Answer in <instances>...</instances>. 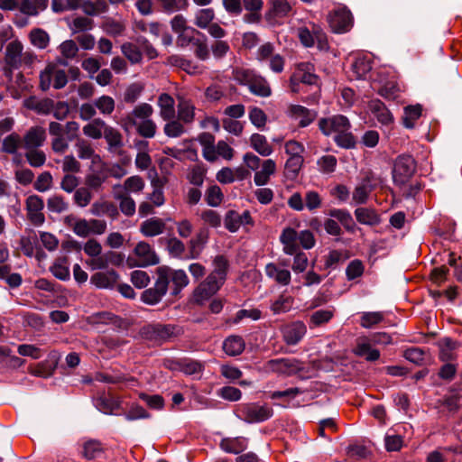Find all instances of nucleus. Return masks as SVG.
I'll return each instance as SVG.
<instances>
[{
  "mask_svg": "<svg viewBox=\"0 0 462 462\" xmlns=\"http://www.w3.org/2000/svg\"><path fill=\"white\" fill-rule=\"evenodd\" d=\"M206 169L202 165L196 164L189 171L187 179L194 186H202L206 175Z\"/></svg>",
  "mask_w": 462,
  "mask_h": 462,
  "instance_id": "nucleus-56",
  "label": "nucleus"
},
{
  "mask_svg": "<svg viewBox=\"0 0 462 462\" xmlns=\"http://www.w3.org/2000/svg\"><path fill=\"white\" fill-rule=\"evenodd\" d=\"M266 276L281 286H287L291 281V273L288 269L286 260H278L277 263H269L264 268Z\"/></svg>",
  "mask_w": 462,
  "mask_h": 462,
  "instance_id": "nucleus-11",
  "label": "nucleus"
},
{
  "mask_svg": "<svg viewBox=\"0 0 462 462\" xmlns=\"http://www.w3.org/2000/svg\"><path fill=\"white\" fill-rule=\"evenodd\" d=\"M57 62L48 63L43 70L40 73V88L43 91L49 90L51 88L55 89L63 88L68 83L67 72L60 69Z\"/></svg>",
  "mask_w": 462,
  "mask_h": 462,
  "instance_id": "nucleus-4",
  "label": "nucleus"
},
{
  "mask_svg": "<svg viewBox=\"0 0 462 462\" xmlns=\"http://www.w3.org/2000/svg\"><path fill=\"white\" fill-rule=\"evenodd\" d=\"M214 270L208 276H214L219 283L224 284L229 267L227 259L224 255H217L213 260Z\"/></svg>",
  "mask_w": 462,
  "mask_h": 462,
  "instance_id": "nucleus-37",
  "label": "nucleus"
},
{
  "mask_svg": "<svg viewBox=\"0 0 462 462\" xmlns=\"http://www.w3.org/2000/svg\"><path fill=\"white\" fill-rule=\"evenodd\" d=\"M215 19L213 8L199 9L195 14L194 24L200 29H207Z\"/></svg>",
  "mask_w": 462,
  "mask_h": 462,
  "instance_id": "nucleus-46",
  "label": "nucleus"
},
{
  "mask_svg": "<svg viewBox=\"0 0 462 462\" xmlns=\"http://www.w3.org/2000/svg\"><path fill=\"white\" fill-rule=\"evenodd\" d=\"M106 128H107V125L101 119L97 118L85 125L83 127V133L85 135L93 139H99L104 135Z\"/></svg>",
  "mask_w": 462,
  "mask_h": 462,
  "instance_id": "nucleus-49",
  "label": "nucleus"
},
{
  "mask_svg": "<svg viewBox=\"0 0 462 462\" xmlns=\"http://www.w3.org/2000/svg\"><path fill=\"white\" fill-rule=\"evenodd\" d=\"M22 142L20 135L16 133H12L7 135L2 143V151L6 153L14 154Z\"/></svg>",
  "mask_w": 462,
  "mask_h": 462,
  "instance_id": "nucleus-59",
  "label": "nucleus"
},
{
  "mask_svg": "<svg viewBox=\"0 0 462 462\" xmlns=\"http://www.w3.org/2000/svg\"><path fill=\"white\" fill-rule=\"evenodd\" d=\"M352 71L356 79H360L372 69L371 60L365 56H358L352 63Z\"/></svg>",
  "mask_w": 462,
  "mask_h": 462,
  "instance_id": "nucleus-44",
  "label": "nucleus"
},
{
  "mask_svg": "<svg viewBox=\"0 0 462 462\" xmlns=\"http://www.w3.org/2000/svg\"><path fill=\"white\" fill-rule=\"evenodd\" d=\"M199 38L195 41L193 45L194 53L196 57L201 60H206L209 58V50L207 44V37L202 32H198Z\"/></svg>",
  "mask_w": 462,
  "mask_h": 462,
  "instance_id": "nucleus-54",
  "label": "nucleus"
},
{
  "mask_svg": "<svg viewBox=\"0 0 462 462\" xmlns=\"http://www.w3.org/2000/svg\"><path fill=\"white\" fill-rule=\"evenodd\" d=\"M293 305V298L288 295L282 294L272 304V310L274 314H281L288 312Z\"/></svg>",
  "mask_w": 462,
  "mask_h": 462,
  "instance_id": "nucleus-55",
  "label": "nucleus"
},
{
  "mask_svg": "<svg viewBox=\"0 0 462 462\" xmlns=\"http://www.w3.org/2000/svg\"><path fill=\"white\" fill-rule=\"evenodd\" d=\"M166 224L163 219L156 217L144 220L140 225V232L145 237H153L164 233Z\"/></svg>",
  "mask_w": 462,
  "mask_h": 462,
  "instance_id": "nucleus-23",
  "label": "nucleus"
},
{
  "mask_svg": "<svg viewBox=\"0 0 462 462\" xmlns=\"http://www.w3.org/2000/svg\"><path fill=\"white\" fill-rule=\"evenodd\" d=\"M23 46L19 41L9 42L5 48L4 70L11 76L14 70L22 67Z\"/></svg>",
  "mask_w": 462,
  "mask_h": 462,
  "instance_id": "nucleus-9",
  "label": "nucleus"
},
{
  "mask_svg": "<svg viewBox=\"0 0 462 462\" xmlns=\"http://www.w3.org/2000/svg\"><path fill=\"white\" fill-rule=\"evenodd\" d=\"M103 136L108 144V151L122 156V164L127 165L131 162V158L122 150L124 146L122 134L117 130L107 126L104 131Z\"/></svg>",
  "mask_w": 462,
  "mask_h": 462,
  "instance_id": "nucleus-13",
  "label": "nucleus"
},
{
  "mask_svg": "<svg viewBox=\"0 0 462 462\" xmlns=\"http://www.w3.org/2000/svg\"><path fill=\"white\" fill-rule=\"evenodd\" d=\"M416 171L415 160L411 155L402 154L396 158L393 170V179L396 185L406 184Z\"/></svg>",
  "mask_w": 462,
  "mask_h": 462,
  "instance_id": "nucleus-6",
  "label": "nucleus"
},
{
  "mask_svg": "<svg viewBox=\"0 0 462 462\" xmlns=\"http://www.w3.org/2000/svg\"><path fill=\"white\" fill-rule=\"evenodd\" d=\"M121 51L132 64H137L142 61L143 53L139 44L125 42L121 46Z\"/></svg>",
  "mask_w": 462,
  "mask_h": 462,
  "instance_id": "nucleus-45",
  "label": "nucleus"
},
{
  "mask_svg": "<svg viewBox=\"0 0 462 462\" xmlns=\"http://www.w3.org/2000/svg\"><path fill=\"white\" fill-rule=\"evenodd\" d=\"M64 223L72 231L80 237H87L89 236L88 220L85 218H78L73 215H69L65 217Z\"/></svg>",
  "mask_w": 462,
  "mask_h": 462,
  "instance_id": "nucleus-34",
  "label": "nucleus"
},
{
  "mask_svg": "<svg viewBox=\"0 0 462 462\" xmlns=\"http://www.w3.org/2000/svg\"><path fill=\"white\" fill-rule=\"evenodd\" d=\"M171 287V295L177 296L186 286L189 280L187 273L181 269H172L167 265H161L155 270L154 283L152 287L143 291L141 300L149 305L159 303L167 294Z\"/></svg>",
  "mask_w": 462,
  "mask_h": 462,
  "instance_id": "nucleus-1",
  "label": "nucleus"
},
{
  "mask_svg": "<svg viewBox=\"0 0 462 462\" xmlns=\"http://www.w3.org/2000/svg\"><path fill=\"white\" fill-rule=\"evenodd\" d=\"M260 170L254 172V181L256 186H264L270 181V178L276 172V162L272 159L263 160Z\"/></svg>",
  "mask_w": 462,
  "mask_h": 462,
  "instance_id": "nucleus-26",
  "label": "nucleus"
},
{
  "mask_svg": "<svg viewBox=\"0 0 462 462\" xmlns=\"http://www.w3.org/2000/svg\"><path fill=\"white\" fill-rule=\"evenodd\" d=\"M222 348L227 356H236L244 352L245 342L241 336L231 335L223 341Z\"/></svg>",
  "mask_w": 462,
  "mask_h": 462,
  "instance_id": "nucleus-29",
  "label": "nucleus"
},
{
  "mask_svg": "<svg viewBox=\"0 0 462 462\" xmlns=\"http://www.w3.org/2000/svg\"><path fill=\"white\" fill-rule=\"evenodd\" d=\"M328 215L331 217L337 218L346 230L351 232L354 231L355 222L351 214L347 210L334 208L329 210Z\"/></svg>",
  "mask_w": 462,
  "mask_h": 462,
  "instance_id": "nucleus-50",
  "label": "nucleus"
},
{
  "mask_svg": "<svg viewBox=\"0 0 462 462\" xmlns=\"http://www.w3.org/2000/svg\"><path fill=\"white\" fill-rule=\"evenodd\" d=\"M90 320L93 324H112L116 328H121L124 324V320L121 318L107 311L93 314L90 317Z\"/></svg>",
  "mask_w": 462,
  "mask_h": 462,
  "instance_id": "nucleus-42",
  "label": "nucleus"
},
{
  "mask_svg": "<svg viewBox=\"0 0 462 462\" xmlns=\"http://www.w3.org/2000/svg\"><path fill=\"white\" fill-rule=\"evenodd\" d=\"M328 23L334 32L344 33L353 25L352 14L345 6L338 7L329 14Z\"/></svg>",
  "mask_w": 462,
  "mask_h": 462,
  "instance_id": "nucleus-10",
  "label": "nucleus"
},
{
  "mask_svg": "<svg viewBox=\"0 0 462 462\" xmlns=\"http://www.w3.org/2000/svg\"><path fill=\"white\" fill-rule=\"evenodd\" d=\"M94 22L92 19L85 16H79L72 20L69 24V29L71 30L72 33L75 34L90 31L92 30Z\"/></svg>",
  "mask_w": 462,
  "mask_h": 462,
  "instance_id": "nucleus-53",
  "label": "nucleus"
},
{
  "mask_svg": "<svg viewBox=\"0 0 462 462\" xmlns=\"http://www.w3.org/2000/svg\"><path fill=\"white\" fill-rule=\"evenodd\" d=\"M145 182L143 179L138 175H134L125 180L123 185L116 184L113 187L114 191H124L130 195V193H139L143 190Z\"/></svg>",
  "mask_w": 462,
  "mask_h": 462,
  "instance_id": "nucleus-30",
  "label": "nucleus"
},
{
  "mask_svg": "<svg viewBox=\"0 0 462 462\" xmlns=\"http://www.w3.org/2000/svg\"><path fill=\"white\" fill-rule=\"evenodd\" d=\"M47 208L52 213L60 214L68 210L69 203L61 195H53L47 200Z\"/></svg>",
  "mask_w": 462,
  "mask_h": 462,
  "instance_id": "nucleus-52",
  "label": "nucleus"
},
{
  "mask_svg": "<svg viewBox=\"0 0 462 462\" xmlns=\"http://www.w3.org/2000/svg\"><path fill=\"white\" fill-rule=\"evenodd\" d=\"M208 240V231L206 228H201L196 234V236L189 240V258L197 259L199 257L201 252L203 251L206 244Z\"/></svg>",
  "mask_w": 462,
  "mask_h": 462,
  "instance_id": "nucleus-31",
  "label": "nucleus"
},
{
  "mask_svg": "<svg viewBox=\"0 0 462 462\" xmlns=\"http://www.w3.org/2000/svg\"><path fill=\"white\" fill-rule=\"evenodd\" d=\"M231 79L236 83L247 87L249 91L255 96L267 97L272 94L270 84L266 79L254 70L244 68L233 69Z\"/></svg>",
  "mask_w": 462,
  "mask_h": 462,
  "instance_id": "nucleus-2",
  "label": "nucleus"
},
{
  "mask_svg": "<svg viewBox=\"0 0 462 462\" xmlns=\"http://www.w3.org/2000/svg\"><path fill=\"white\" fill-rule=\"evenodd\" d=\"M27 217L33 226H40L45 222L42 213L44 208L43 199L38 195H31L25 201Z\"/></svg>",
  "mask_w": 462,
  "mask_h": 462,
  "instance_id": "nucleus-14",
  "label": "nucleus"
},
{
  "mask_svg": "<svg viewBox=\"0 0 462 462\" xmlns=\"http://www.w3.org/2000/svg\"><path fill=\"white\" fill-rule=\"evenodd\" d=\"M312 66L310 63L299 64L296 72L291 79V83L300 81L301 83L316 86L319 88V77L311 72Z\"/></svg>",
  "mask_w": 462,
  "mask_h": 462,
  "instance_id": "nucleus-24",
  "label": "nucleus"
},
{
  "mask_svg": "<svg viewBox=\"0 0 462 462\" xmlns=\"http://www.w3.org/2000/svg\"><path fill=\"white\" fill-rule=\"evenodd\" d=\"M224 224L228 231L234 233L236 232L241 226L253 225V218L248 210L244 211L242 214L230 210L226 215Z\"/></svg>",
  "mask_w": 462,
  "mask_h": 462,
  "instance_id": "nucleus-18",
  "label": "nucleus"
},
{
  "mask_svg": "<svg viewBox=\"0 0 462 462\" xmlns=\"http://www.w3.org/2000/svg\"><path fill=\"white\" fill-rule=\"evenodd\" d=\"M78 152L79 158L81 160H88L93 157H97L95 153V150L91 146L90 143L85 139H78L75 144Z\"/></svg>",
  "mask_w": 462,
  "mask_h": 462,
  "instance_id": "nucleus-58",
  "label": "nucleus"
},
{
  "mask_svg": "<svg viewBox=\"0 0 462 462\" xmlns=\"http://www.w3.org/2000/svg\"><path fill=\"white\" fill-rule=\"evenodd\" d=\"M118 278L117 273L111 269L94 273L90 277V282L100 289H111L116 284Z\"/></svg>",
  "mask_w": 462,
  "mask_h": 462,
  "instance_id": "nucleus-25",
  "label": "nucleus"
},
{
  "mask_svg": "<svg viewBox=\"0 0 462 462\" xmlns=\"http://www.w3.org/2000/svg\"><path fill=\"white\" fill-rule=\"evenodd\" d=\"M241 419L247 423L263 422L273 415V411L268 405L258 403H244L239 407Z\"/></svg>",
  "mask_w": 462,
  "mask_h": 462,
  "instance_id": "nucleus-7",
  "label": "nucleus"
},
{
  "mask_svg": "<svg viewBox=\"0 0 462 462\" xmlns=\"http://www.w3.org/2000/svg\"><path fill=\"white\" fill-rule=\"evenodd\" d=\"M219 447L226 453L239 454L247 448V439L245 437L223 438Z\"/></svg>",
  "mask_w": 462,
  "mask_h": 462,
  "instance_id": "nucleus-27",
  "label": "nucleus"
},
{
  "mask_svg": "<svg viewBox=\"0 0 462 462\" xmlns=\"http://www.w3.org/2000/svg\"><path fill=\"white\" fill-rule=\"evenodd\" d=\"M97 407L105 414H117L116 411L120 409V401L114 398H99Z\"/></svg>",
  "mask_w": 462,
  "mask_h": 462,
  "instance_id": "nucleus-51",
  "label": "nucleus"
},
{
  "mask_svg": "<svg viewBox=\"0 0 462 462\" xmlns=\"http://www.w3.org/2000/svg\"><path fill=\"white\" fill-rule=\"evenodd\" d=\"M96 108L102 114L109 115L114 111L115 101L108 96H102L94 104L83 105L82 113L86 114V116H95Z\"/></svg>",
  "mask_w": 462,
  "mask_h": 462,
  "instance_id": "nucleus-20",
  "label": "nucleus"
},
{
  "mask_svg": "<svg viewBox=\"0 0 462 462\" xmlns=\"http://www.w3.org/2000/svg\"><path fill=\"white\" fill-rule=\"evenodd\" d=\"M354 353L358 356H364L367 361H376L380 357V352L372 348L371 342L366 338H358Z\"/></svg>",
  "mask_w": 462,
  "mask_h": 462,
  "instance_id": "nucleus-32",
  "label": "nucleus"
},
{
  "mask_svg": "<svg viewBox=\"0 0 462 462\" xmlns=\"http://www.w3.org/2000/svg\"><path fill=\"white\" fill-rule=\"evenodd\" d=\"M114 199L119 201V209L125 217H133L136 211L134 199L124 191H114Z\"/></svg>",
  "mask_w": 462,
  "mask_h": 462,
  "instance_id": "nucleus-33",
  "label": "nucleus"
},
{
  "mask_svg": "<svg viewBox=\"0 0 462 462\" xmlns=\"http://www.w3.org/2000/svg\"><path fill=\"white\" fill-rule=\"evenodd\" d=\"M134 125L138 134L145 138L153 137L156 131L155 124L147 117H135Z\"/></svg>",
  "mask_w": 462,
  "mask_h": 462,
  "instance_id": "nucleus-43",
  "label": "nucleus"
},
{
  "mask_svg": "<svg viewBox=\"0 0 462 462\" xmlns=\"http://www.w3.org/2000/svg\"><path fill=\"white\" fill-rule=\"evenodd\" d=\"M38 239L42 245L50 252L55 251L59 246V239L50 232L39 231Z\"/></svg>",
  "mask_w": 462,
  "mask_h": 462,
  "instance_id": "nucleus-63",
  "label": "nucleus"
},
{
  "mask_svg": "<svg viewBox=\"0 0 462 462\" xmlns=\"http://www.w3.org/2000/svg\"><path fill=\"white\" fill-rule=\"evenodd\" d=\"M355 217L363 225L376 226L381 222L379 214L370 208H357L355 210Z\"/></svg>",
  "mask_w": 462,
  "mask_h": 462,
  "instance_id": "nucleus-35",
  "label": "nucleus"
},
{
  "mask_svg": "<svg viewBox=\"0 0 462 462\" xmlns=\"http://www.w3.org/2000/svg\"><path fill=\"white\" fill-rule=\"evenodd\" d=\"M383 313L380 311L364 312L361 316L360 325L365 328H371L383 320Z\"/></svg>",
  "mask_w": 462,
  "mask_h": 462,
  "instance_id": "nucleus-61",
  "label": "nucleus"
},
{
  "mask_svg": "<svg viewBox=\"0 0 462 462\" xmlns=\"http://www.w3.org/2000/svg\"><path fill=\"white\" fill-rule=\"evenodd\" d=\"M307 332L306 325L300 320L291 322L282 327V334L287 345H297Z\"/></svg>",
  "mask_w": 462,
  "mask_h": 462,
  "instance_id": "nucleus-15",
  "label": "nucleus"
},
{
  "mask_svg": "<svg viewBox=\"0 0 462 462\" xmlns=\"http://www.w3.org/2000/svg\"><path fill=\"white\" fill-rule=\"evenodd\" d=\"M83 12L90 16H97L108 10V5L105 0H97L95 2L88 0L82 4Z\"/></svg>",
  "mask_w": 462,
  "mask_h": 462,
  "instance_id": "nucleus-48",
  "label": "nucleus"
},
{
  "mask_svg": "<svg viewBox=\"0 0 462 462\" xmlns=\"http://www.w3.org/2000/svg\"><path fill=\"white\" fill-rule=\"evenodd\" d=\"M29 40L32 45L39 50H45L51 41L49 33L42 28H33L29 32Z\"/></svg>",
  "mask_w": 462,
  "mask_h": 462,
  "instance_id": "nucleus-41",
  "label": "nucleus"
},
{
  "mask_svg": "<svg viewBox=\"0 0 462 462\" xmlns=\"http://www.w3.org/2000/svg\"><path fill=\"white\" fill-rule=\"evenodd\" d=\"M60 56L56 58L55 61L60 66L67 67L70 60L75 59L79 52V47L75 41L66 40L58 46Z\"/></svg>",
  "mask_w": 462,
  "mask_h": 462,
  "instance_id": "nucleus-22",
  "label": "nucleus"
},
{
  "mask_svg": "<svg viewBox=\"0 0 462 462\" xmlns=\"http://www.w3.org/2000/svg\"><path fill=\"white\" fill-rule=\"evenodd\" d=\"M24 106L38 114L49 115L54 109L53 116H67L69 113V106L66 102H54L50 98H40L37 97H30L24 100Z\"/></svg>",
  "mask_w": 462,
  "mask_h": 462,
  "instance_id": "nucleus-5",
  "label": "nucleus"
},
{
  "mask_svg": "<svg viewBox=\"0 0 462 462\" xmlns=\"http://www.w3.org/2000/svg\"><path fill=\"white\" fill-rule=\"evenodd\" d=\"M198 32H200L194 28H189L186 31L179 32L177 44L180 47H189V45L193 46L195 41L199 38Z\"/></svg>",
  "mask_w": 462,
  "mask_h": 462,
  "instance_id": "nucleus-60",
  "label": "nucleus"
},
{
  "mask_svg": "<svg viewBox=\"0 0 462 462\" xmlns=\"http://www.w3.org/2000/svg\"><path fill=\"white\" fill-rule=\"evenodd\" d=\"M73 200L79 208H85L91 202L92 193L87 187H81L75 190Z\"/></svg>",
  "mask_w": 462,
  "mask_h": 462,
  "instance_id": "nucleus-64",
  "label": "nucleus"
},
{
  "mask_svg": "<svg viewBox=\"0 0 462 462\" xmlns=\"http://www.w3.org/2000/svg\"><path fill=\"white\" fill-rule=\"evenodd\" d=\"M439 357L442 362L450 363L457 359L456 349L459 344L449 337H444L439 342Z\"/></svg>",
  "mask_w": 462,
  "mask_h": 462,
  "instance_id": "nucleus-28",
  "label": "nucleus"
},
{
  "mask_svg": "<svg viewBox=\"0 0 462 462\" xmlns=\"http://www.w3.org/2000/svg\"><path fill=\"white\" fill-rule=\"evenodd\" d=\"M222 283L217 282L214 276H208L193 291V300L199 305H202L208 300L222 287Z\"/></svg>",
  "mask_w": 462,
  "mask_h": 462,
  "instance_id": "nucleus-12",
  "label": "nucleus"
},
{
  "mask_svg": "<svg viewBox=\"0 0 462 462\" xmlns=\"http://www.w3.org/2000/svg\"><path fill=\"white\" fill-rule=\"evenodd\" d=\"M46 140V131L42 126L30 128L22 140L25 150L35 149L43 145Z\"/></svg>",
  "mask_w": 462,
  "mask_h": 462,
  "instance_id": "nucleus-21",
  "label": "nucleus"
},
{
  "mask_svg": "<svg viewBox=\"0 0 462 462\" xmlns=\"http://www.w3.org/2000/svg\"><path fill=\"white\" fill-rule=\"evenodd\" d=\"M69 260L66 256L58 257L50 267L51 273L60 281H68L70 278Z\"/></svg>",
  "mask_w": 462,
  "mask_h": 462,
  "instance_id": "nucleus-38",
  "label": "nucleus"
},
{
  "mask_svg": "<svg viewBox=\"0 0 462 462\" xmlns=\"http://www.w3.org/2000/svg\"><path fill=\"white\" fill-rule=\"evenodd\" d=\"M266 366L272 372L285 375L296 374L306 370L303 363L295 358L272 359L267 362Z\"/></svg>",
  "mask_w": 462,
  "mask_h": 462,
  "instance_id": "nucleus-8",
  "label": "nucleus"
},
{
  "mask_svg": "<svg viewBox=\"0 0 462 462\" xmlns=\"http://www.w3.org/2000/svg\"><path fill=\"white\" fill-rule=\"evenodd\" d=\"M103 453V448L100 442L97 440H89L84 444L83 456L87 459H94Z\"/></svg>",
  "mask_w": 462,
  "mask_h": 462,
  "instance_id": "nucleus-62",
  "label": "nucleus"
},
{
  "mask_svg": "<svg viewBox=\"0 0 462 462\" xmlns=\"http://www.w3.org/2000/svg\"><path fill=\"white\" fill-rule=\"evenodd\" d=\"M303 156L289 157L285 162L284 173L290 180H294L299 175V172L303 165Z\"/></svg>",
  "mask_w": 462,
  "mask_h": 462,
  "instance_id": "nucleus-47",
  "label": "nucleus"
},
{
  "mask_svg": "<svg viewBox=\"0 0 462 462\" xmlns=\"http://www.w3.org/2000/svg\"><path fill=\"white\" fill-rule=\"evenodd\" d=\"M182 330L180 327L171 324H148L140 329L143 339L161 345L173 337L180 336Z\"/></svg>",
  "mask_w": 462,
  "mask_h": 462,
  "instance_id": "nucleus-3",
  "label": "nucleus"
},
{
  "mask_svg": "<svg viewBox=\"0 0 462 462\" xmlns=\"http://www.w3.org/2000/svg\"><path fill=\"white\" fill-rule=\"evenodd\" d=\"M134 254L138 257V265L146 267L159 263L160 258L152 247L144 241L137 243L134 249Z\"/></svg>",
  "mask_w": 462,
  "mask_h": 462,
  "instance_id": "nucleus-16",
  "label": "nucleus"
},
{
  "mask_svg": "<svg viewBox=\"0 0 462 462\" xmlns=\"http://www.w3.org/2000/svg\"><path fill=\"white\" fill-rule=\"evenodd\" d=\"M280 242L282 245V252L287 255L300 251L298 232L292 227L288 226L282 231Z\"/></svg>",
  "mask_w": 462,
  "mask_h": 462,
  "instance_id": "nucleus-19",
  "label": "nucleus"
},
{
  "mask_svg": "<svg viewBox=\"0 0 462 462\" xmlns=\"http://www.w3.org/2000/svg\"><path fill=\"white\" fill-rule=\"evenodd\" d=\"M162 7L163 11L172 14L180 10H185L189 6L188 0H156Z\"/></svg>",
  "mask_w": 462,
  "mask_h": 462,
  "instance_id": "nucleus-57",
  "label": "nucleus"
},
{
  "mask_svg": "<svg viewBox=\"0 0 462 462\" xmlns=\"http://www.w3.org/2000/svg\"><path fill=\"white\" fill-rule=\"evenodd\" d=\"M298 36L305 47H312L316 42H321L324 39V33L319 28H314L313 32H310L306 27H300L298 30Z\"/></svg>",
  "mask_w": 462,
  "mask_h": 462,
  "instance_id": "nucleus-36",
  "label": "nucleus"
},
{
  "mask_svg": "<svg viewBox=\"0 0 462 462\" xmlns=\"http://www.w3.org/2000/svg\"><path fill=\"white\" fill-rule=\"evenodd\" d=\"M250 143L252 148L263 157H267L273 152V146L268 143L266 137L262 134H252Z\"/></svg>",
  "mask_w": 462,
  "mask_h": 462,
  "instance_id": "nucleus-39",
  "label": "nucleus"
},
{
  "mask_svg": "<svg viewBox=\"0 0 462 462\" xmlns=\"http://www.w3.org/2000/svg\"><path fill=\"white\" fill-rule=\"evenodd\" d=\"M334 314H335L334 308H328V309L319 310L314 311L310 316V319H309L310 328H315L317 327H319V326L328 323L334 317Z\"/></svg>",
  "mask_w": 462,
  "mask_h": 462,
  "instance_id": "nucleus-40",
  "label": "nucleus"
},
{
  "mask_svg": "<svg viewBox=\"0 0 462 462\" xmlns=\"http://www.w3.org/2000/svg\"><path fill=\"white\" fill-rule=\"evenodd\" d=\"M319 128L322 133L326 135H329L332 133H341L347 131L350 127L347 117H323L319 121Z\"/></svg>",
  "mask_w": 462,
  "mask_h": 462,
  "instance_id": "nucleus-17",
  "label": "nucleus"
}]
</instances>
